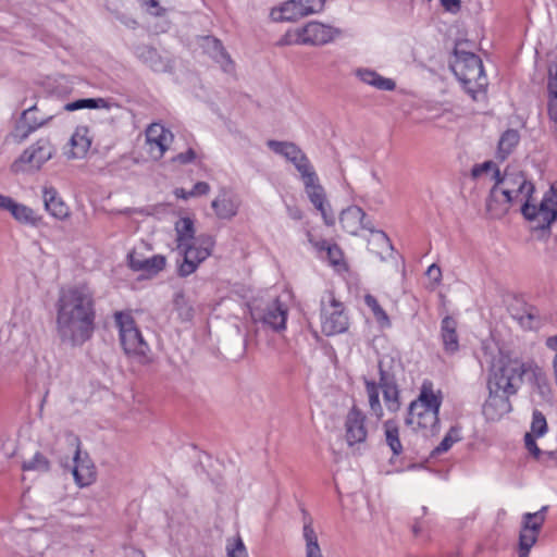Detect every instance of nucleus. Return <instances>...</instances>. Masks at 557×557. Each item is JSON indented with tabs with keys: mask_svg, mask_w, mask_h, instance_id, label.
I'll list each match as a JSON object with an SVG mask.
<instances>
[{
	"mask_svg": "<svg viewBox=\"0 0 557 557\" xmlns=\"http://www.w3.org/2000/svg\"><path fill=\"white\" fill-rule=\"evenodd\" d=\"M528 358L500 350L488 368V396L483 405L487 420H498L512 409L510 398L519 392L527 372Z\"/></svg>",
	"mask_w": 557,
	"mask_h": 557,
	"instance_id": "1",
	"label": "nucleus"
},
{
	"mask_svg": "<svg viewBox=\"0 0 557 557\" xmlns=\"http://www.w3.org/2000/svg\"><path fill=\"white\" fill-rule=\"evenodd\" d=\"M94 293L87 285L62 288L57 301V332L62 343L82 346L95 330Z\"/></svg>",
	"mask_w": 557,
	"mask_h": 557,
	"instance_id": "2",
	"label": "nucleus"
},
{
	"mask_svg": "<svg viewBox=\"0 0 557 557\" xmlns=\"http://www.w3.org/2000/svg\"><path fill=\"white\" fill-rule=\"evenodd\" d=\"M534 186L520 171L506 170L491 189L486 209L492 216L506 213L511 203H524L532 197Z\"/></svg>",
	"mask_w": 557,
	"mask_h": 557,
	"instance_id": "3",
	"label": "nucleus"
},
{
	"mask_svg": "<svg viewBox=\"0 0 557 557\" xmlns=\"http://www.w3.org/2000/svg\"><path fill=\"white\" fill-rule=\"evenodd\" d=\"M175 233L177 249L184 255L178 273L188 276L211 255L215 243L210 235L195 238L194 222L189 218H181L175 223Z\"/></svg>",
	"mask_w": 557,
	"mask_h": 557,
	"instance_id": "4",
	"label": "nucleus"
},
{
	"mask_svg": "<svg viewBox=\"0 0 557 557\" xmlns=\"http://www.w3.org/2000/svg\"><path fill=\"white\" fill-rule=\"evenodd\" d=\"M394 360L391 357H383L379 361L380 383L379 385L372 381H366V391L369 398L371 412L376 418L383 417V408L380 403L379 389L383 392L385 406L392 412L400 408L399 389L395 373L393 371Z\"/></svg>",
	"mask_w": 557,
	"mask_h": 557,
	"instance_id": "5",
	"label": "nucleus"
},
{
	"mask_svg": "<svg viewBox=\"0 0 557 557\" xmlns=\"http://www.w3.org/2000/svg\"><path fill=\"white\" fill-rule=\"evenodd\" d=\"M450 67L469 94L474 95L487 85L482 60L473 52L466 51L461 44L455 47Z\"/></svg>",
	"mask_w": 557,
	"mask_h": 557,
	"instance_id": "6",
	"label": "nucleus"
},
{
	"mask_svg": "<svg viewBox=\"0 0 557 557\" xmlns=\"http://www.w3.org/2000/svg\"><path fill=\"white\" fill-rule=\"evenodd\" d=\"M114 321L125 355L140 364L150 363L152 361L151 349L144 339L133 315L129 312L117 311L114 313Z\"/></svg>",
	"mask_w": 557,
	"mask_h": 557,
	"instance_id": "7",
	"label": "nucleus"
},
{
	"mask_svg": "<svg viewBox=\"0 0 557 557\" xmlns=\"http://www.w3.org/2000/svg\"><path fill=\"white\" fill-rule=\"evenodd\" d=\"M441 397L434 393L431 382H424L419 397L408 409L406 424L412 429L432 430L438 423Z\"/></svg>",
	"mask_w": 557,
	"mask_h": 557,
	"instance_id": "8",
	"label": "nucleus"
},
{
	"mask_svg": "<svg viewBox=\"0 0 557 557\" xmlns=\"http://www.w3.org/2000/svg\"><path fill=\"white\" fill-rule=\"evenodd\" d=\"M521 212L527 220L533 223L534 228H549L557 219L556 186L552 185L550 189L544 195L540 206L532 205L529 200L522 205Z\"/></svg>",
	"mask_w": 557,
	"mask_h": 557,
	"instance_id": "9",
	"label": "nucleus"
},
{
	"mask_svg": "<svg viewBox=\"0 0 557 557\" xmlns=\"http://www.w3.org/2000/svg\"><path fill=\"white\" fill-rule=\"evenodd\" d=\"M321 329L326 336L344 333L348 329L344 305L332 293L321 300Z\"/></svg>",
	"mask_w": 557,
	"mask_h": 557,
	"instance_id": "10",
	"label": "nucleus"
},
{
	"mask_svg": "<svg viewBox=\"0 0 557 557\" xmlns=\"http://www.w3.org/2000/svg\"><path fill=\"white\" fill-rule=\"evenodd\" d=\"M548 506H543L536 512H525L521 518L518 542V557H529L531 548L537 542L546 520Z\"/></svg>",
	"mask_w": 557,
	"mask_h": 557,
	"instance_id": "11",
	"label": "nucleus"
},
{
	"mask_svg": "<svg viewBox=\"0 0 557 557\" xmlns=\"http://www.w3.org/2000/svg\"><path fill=\"white\" fill-rule=\"evenodd\" d=\"M341 32L332 26L319 22H310L305 27L287 33L282 39L283 44L325 45L332 41Z\"/></svg>",
	"mask_w": 557,
	"mask_h": 557,
	"instance_id": "12",
	"label": "nucleus"
},
{
	"mask_svg": "<svg viewBox=\"0 0 557 557\" xmlns=\"http://www.w3.org/2000/svg\"><path fill=\"white\" fill-rule=\"evenodd\" d=\"M54 149L48 138H40L23 151L13 163L14 172L37 171L53 156Z\"/></svg>",
	"mask_w": 557,
	"mask_h": 557,
	"instance_id": "13",
	"label": "nucleus"
},
{
	"mask_svg": "<svg viewBox=\"0 0 557 557\" xmlns=\"http://www.w3.org/2000/svg\"><path fill=\"white\" fill-rule=\"evenodd\" d=\"M324 8V0H288L271 10L274 22H295L307 15L318 13Z\"/></svg>",
	"mask_w": 557,
	"mask_h": 557,
	"instance_id": "14",
	"label": "nucleus"
},
{
	"mask_svg": "<svg viewBox=\"0 0 557 557\" xmlns=\"http://www.w3.org/2000/svg\"><path fill=\"white\" fill-rule=\"evenodd\" d=\"M250 313L253 321L261 322L276 332L286 329L287 308L278 299H274L264 307L255 306Z\"/></svg>",
	"mask_w": 557,
	"mask_h": 557,
	"instance_id": "15",
	"label": "nucleus"
},
{
	"mask_svg": "<svg viewBox=\"0 0 557 557\" xmlns=\"http://www.w3.org/2000/svg\"><path fill=\"white\" fill-rule=\"evenodd\" d=\"M148 153L153 160H160L174 140L173 133L160 123L150 124L146 132Z\"/></svg>",
	"mask_w": 557,
	"mask_h": 557,
	"instance_id": "16",
	"label": "nucleus"
},
{
	"mask_svg": "<svg viewBox=\"0 0 557 557\" xmlns=\"http://www.w3.org/2000/svg\"><path fill=\"white\" fill-rule=\"evenodd\" d=\"M51 119L52 115H38L37 104H30L22 112L12 136L17 143H22L28 138L32 133L46 125Z\"/></svg>",
	"mask_w": 557,
	"mask_h": 557,
	"instance_id": "17",
	"label": "nucleus"
},
{
	"mask_svg": "<svg viewBox=\"0 0 557 557\" xmlns=\"http://www.w3.org/2000/svg\"><path fill=\"white\" fill-rule=\"evenodd\" d=\"M0 211L9 212L16 222L24 225L37 227L42 222V216L34 209L2 194H0Z\"/></svg>",
	"mask_w": 557,
	"mask_h": 557,
	"instance_id": "18",
	"label": "nucleus"
},
{
	"mask_svg": "<svg viewBox=\"0 0 557 557\" xmlns=\"http://www.w3.org/2000/svg\"><path fill=\"white\" fill-rule=\"evenodd\" d=\"M74 455V468L72 470L75 483L79 487H86L92 484L97 478V471L94 461L87 453H83L79 448V441Z\"/></svg>",
	"mask_w": 557,
	"mask_h": 557,
	"instance_id": "19",
	"label": "nucleus"
},
{
	"mask_svg": "<svg viewBox=\"0 0 557 557\" xmlns=\"http://www.w3.org/2000/svg\"><path fill=\"white\" fill-rule=\"evenodd\" d=\"M367 435L366 416L357 407H352L345 419V440L348 446L363 443Z\"/></svg>",
	"mask_w": 557,
	"mask_h": 557,
	"instance_id": "20",
	"label": "nucleus"
},
{
	"mask_svg": "<svg viewBox=\"0 0 557 557\" xmlns=\"http://www.w3.org/2000/svg\"><path fill=\"white\" fill-rule=\"evenodd\" d=\"M128 265L133 271L144 272L148 275H156L162 271L166 264V259L162 255L145 257L137 248H134L127 256Z\"/></svg>",
	"mask_w": 557,
	"mask_h": 557,
	"instance_id": "21",
	"label": "nucleus"
},
{
	"mask_svg": "<svg viewBox=\"0 0 557 557\" xmlns=\"http://www.w3.org/2000/svg\"><path fill=\"white\" fill-rule=\"evenodd\" d=\"M305 191L314 206V208L321 213L326 225H334L335 216L331 210V207L326 200V193L324 187L320 184L319 178L304 185Z\"/></svg>",
	"mask_w": 557,
	"mask_h": 557,
	"instance_id": "22",
	"label": "nucleus"
},
{
	"mask_svg": "<svg viewBox=\"0 0 557 557\" xmlns=\"http://www.w3.org/2000/svg\"><path fill=\"white\" fill-rule=\"evenodd\" d=\"M201 48L206 54L220 65L223 72L232 74L235 71L233 60L218 38L211 36L203 37L201 39Z\"/></svg>",
	"mask_w": 557,
	"mask_h": 557,
	"instance_id": "23",
	"label": "nucleus"
},
{
	"mask_svg": "<svg viewBox=\"0 0 557 557\" xmlns=\"http://www.w3.org/2000/svg\"><path fill=\"white\" fill-rule=\"evenodd\" d=\"M339 222L348 234L357 235L360 230L372 231V224L367 220L364 211L358 206L344 209L339 215Z\"/></svg>",
	"mask_w": 557,
	"mask_h": 557,
	"instance_id": "24",
	"label": "nucleus"
},
{
	"mask_svg": "<svg viewBox=\"0 0 557 557\" xmlns=\"http://www.w3.org/2000/svg\"><path fill=\"white\" fill-rule=\"evenodd\" d=\"M134 53L136 58L154 72H166L172 67L171 60L162 55L154 47L149 45H138Z\"/></svg>",
	"mask_w": 557,
	"mask_h": 557,
	"instance_id": "25",
	"label": "nucleus"
},
{
	"mask_svg": "<svg viewBox=\"0 0 557 557\" xmlns=\"http://www.w3.org/2000/svg\"><path fill=\"white\" fill-rule=\"evenodd\" d=\"M91 146V138L87 126H77L72 134L67 146L64 149V154L67 159H82L89 151Z\"/></svg>",
	"mask_w": 557,
	"mask_h": 557,
	"instance_id": "26",
	"label": "nucleus"
},
{
	"mask_svg": "<svg viewBox=\"0 0 557 557\" xmlns=\"http://www.w3.org/2000/svg\"><path fill=\"white\" fill-rule=\"evenodd\" d=\"M42 200L46 211L54 219L63 221L70 216L69 206L54 187L45 186L42 188Z\"/></svg>",
	"mask_w": 557,
	"mask_h": 557,
	"instance_id": "27",
	"label": "nucleus"
},
{
	"mask_svg": "<svg viewBox=\"0 0 557 557\" xmlns=\"http://www.w3.org/2000/svg\"><path fill=\"white\" fill-rule=\"evenodd\" d=\"M355 75L362 83L370 85L379 90L392 91L396 88V83L392 78L383 77L371 69L359 67L355 71Z\"/></svg>",
	"mask_w": 557,
	"mask_h": 557,
	"instance_id": "28",
	"label": "nucleus"
},
{
	"mask_svg": "<svg viewBox=\"0 0 557 557\" xmlns=\"http://www.w3.org/2000/svg\"><path fill=\"white\" fill-rule=\"evenodd\" d=\"M525 376L534 391L545 396L549 392L547 376L543 369L532 359H528Z\"/></svg>",
	"mask_w": 557,
	"mask_h": 557,
	"instance_id": "29",
	"label": "nucleus"
},
{
	"mask_svg": "<svg viewBox=\"0 0 557 557\" xmlns=\"http://www.w3.org/2000/svg\"><path fill=\"white\" fill-rule=\"evenodd\" d=\"M457 321L451 317H445L442 320L441 331L444 349L446 352L454 354L459 349V341L456 332Z\"/></svg>",
	"mask_w": 557,
	"mask_h": 557,
	"instance_id": "30",
	"label": "nucleus"
},
{
	"mask_svg": "<svg viewBox=\"0 0 557 557\" xmlns=\"http://www.w3.org/2000/svg\"><path fill=\"white\" fill-rule=\"evenodd\" d=\"M306 557H324L319 544L318 534L313 529L311 518L305 520L302 527Z\"/></svg>",
	"mask_w": 557,
	"mask_h": 557,
	"instance_id": "31",
	"label": "nucleus"
},
{
	"mask_svg": "<svg viewBox=\"0 0 557 557\" xmlns=\"http://www.w3.org/2000/svg\"><path fill=\"white\" fill-rule=\"evenodd\" d=\"M370 232L372 233V237L369 240L370 250L381 259L391 255L393 247L387 235L382 231H374L373 228Z\"/></svg>",
	"mask_w": 557,
	"mask_h": 557,
	"instance_id": "32",
	"label": "nucleus"
},
{
	"mask_svg": "<svg viewBox=\"0 0 557 557\" xmlns=\"http://www.w3.org/2000/svg\"><path fill=\"white\" fill-rule=\"evenodd\" d=\"M112 107H117V104H115L104 98H88V99H78L76 101L69 102L64 106V110H66V111H76V110H81V109L110 110Z\"/></svg>",
	"mask_w": 557,
	"mask_h": 557,
	"instance_id": "33",
	"label": "nucleus"
},
{
	"mask_svg": "<svg viewBox=\"0 0 557 557\" xmlns=\"http://www.w3.org/2000/svg\"><path fill=\"white\" fill-rule=\"evenodd\" d=\"M520 135L517 129H507L499 138L497 158L505 160L519 144Z\"/></svg>",
	"mask_w": 557,
	"mask_h": 557,
	"instance_id": "34",
	"label": "nucleus"
},
{
	"mask_svg": "<svg viewBox=\"0 0 557 557\" xmlns=\"http://www.w3.org/2000/svg\"><path fill=\"white\" fill-rule=\"evenodd\" d=\"M211 207L220 219H232L238 211V203L225 196L215 198Z\"/></svg>",
	"mask_w": 557,
	"mask_h": 557,
	"instance_id": "35",
	"label": "nucleus"
},
{
	"mask_svg": "<svg viewBox=\"0 0 557 557\" xmlns=\"http://www.w3.org/2000/svg\"><path fill=\"white\" fill-rule=\"evenodd\" d=\"M267 146L275 153L283 156L289 162L295 159L298 153L302 150L294 143L290 141H278V140H268Z\"/></svg>",
	"mask_w": 557,
	"mask_h": 557,
	"instance_id": "36",
	"label": "nucleus"
},
{
	"mask_svg": "<svg viewBox=\"0 0 557 557\" xmlns=\"http://www.w3.org/2000/svg\"><path fill=\"white\" fill-rule=\"evenodd\" d=\"M384 431L386 443L393 454L396 456L400 455L403 451V445L400 443L399 429L397 424L394 421L388 420L384 423Z\"/></svg>",
	"mask_w": 557,
	"mask_h": 557,
	"instance_id": "37",
	"label": "nucleus"
},
{
	"mask_svg": "<svg viewBox=\"0 0 557 557\" xmlns=\"http://www.w3.org/2000/svg\"><path fill=\"white\" fill-rule=\"evenodd\" d=\"M364 302L366 305L371 309L376 322L382 326V327H388L391 326V321H389V318L387 315V313L385 312V310L380 306L379 301L376 300V298L370 294H367L364 296Z\"/></svg>",
	"mask_w": 557,
	"mask_h": 557,
	"instance_id": "38",
	"label": "nucleus"
},
{
	"mask_svg": "<svg viewBox=\"0 0 557 557\" xmlns=\"http://www.w3.org/2000/svg\"><path fill=\"white\" fill-rule=\"evenodd\" d=\"M460 440V430L458 428H450L442 442L433 449L432 455L437 456L448 451L450 447Z\"/></svg>",
	"mask_w": 557,
	"mask_h": 557,
	"instance_id": "39",
	"label": "nucleus"
},
{
	"mask_svg": "<svg viewBox=\"0 0 557 557\" xmlns=\"http://www.w3.org/2000/svg\"><path fill=\"white\" fill-rule=\"evenodd\" d=\"M49 460L40 453H36L32 459L23 462V470L25 471L35 470L46 472L49 470Z\"/></svg>",
	"mask_w": 557,
	"mask_h": 557,
	"instance_id": "40",
	"label": "nucleus"
},
{
	"mask_svg": "<svg viewBox=\"0 0 557 557\" xmlns=\"http://www.w3.org/2000/svg\"><path fill=\"white\" fill-rule=\"evenodd\" d=\"M547 429L544 414L540 410H534L531 422V434L541 437L547 432Z\"/></svg>",
	"mask_w": 557,
	"mask_h": 557,
	"instance_id": "41",
	"label": "nucleus"
},
{
	"mask_svg": "<svg viewBox=\"0 0 557 557\" xmlns=\"http://www.w3.org/2000/svg\"><path fill=\"white\" fill-rule=\"evenodd\" d=\"M227 557H248L245 544L240 536L227 541Z\"/></svg>",
	"mask_w": 557,
	"mask_h": 557,
	"instance_id": "42",
	"label": "nucleus"
},
{
	"mask_svg": "<svg viewBox=\"0 0 557 557\" xmlns=\"http://www.w3.org/2000/svg\"><path fill=\"white\" fill-rule=\"evenodd\" d=\"M174 306L178 311L180 315L184 320H190L194 314L191 306L187 304V300L183 293H177L174 298Z\"/></svg>",
	"mask_w": 557,
	"mask_h": 557,
	"instance_id": "43",
	"label": "nucleus"
},
{
	"mask_svg": "<svg viewBox=\"0 0 557 557\" xmlns=\"http://www.w3.org/2000/svg\"><path fill=\"white\" fill-rule=\"evenodd\" d=\"M296 170L299 172L304 185L319 178L309 159L299 164Z\"/></svg>",
	"mask_w": 557,
	"mask_h": 557,
	"instance_id": "44",
	"label": "nucleus"
},
{
	"mask_svg": "<svg viewBox=\"0 0 557 557\" xmlns=\"http://www.w3.org/2000/svg\"><path fill=\"white\" fill-rule=\"evenodd\" d=\"M547 89L549 98L553 96H557V66L553 64L548 66Z\"/></svg>",
	"mask_w": 557,
	"mask_h": 557,
	"instance_id": "45",
	"label": "nucleus"
},
{
	"mask_svg": "<svg viewBox=\"0 0 557 557\" xmlns=\"http://www.w3.org/2000/svg\"><path fill=\"white\" fill-rule=\"evenodd\" d=\"M326 256L330 262L334 265L339 264L343 260V252L336 244H331L326 247Z\"/></svg>",
	"mask_w": 557,
	"mask_h": 557,
	"instance_id": "46",
	"label": "nucleus"
},
{
	"mask_svg": "<svg viewBox=\"0 0 557 557\" xmlns=\"http://www.w3.org/2000/svg\"><path fill=\"white\" fill-rule=\"evenodd\" d=\"M197 154L196 151L193 148H189L185 152H181L173 157L172 162L180 163V164H188L196 160Z\"/></svg>",
	"mask_w": 557,
	"mask_h": 557,
	"instance_id": "47",
	"label": "nucleus"
},
{
	"mask_svg": "<svg viewBox=\"0 0 557 557\" xmlns=\"http://www.w3.org/2000/svg\"><path fill=\"white\" fill-rule=\"evenodd\" d=\"M535 435H532L531 433H527L524 436V444L525 448L530 451V454L535 458H540L542 455V449L539 448V446L535 443L534 440Z\"/></svg>",
	"mask_w": 557,
	"mask_h": 557,
	"instance_id": "48",
	"label": "nucleus"
},
{
	"mask_svg": "<svg viewBox=\"0 0 557 557\" xmlns=\"http://www.w3.org/2000/svg\"><path fill=\"white\" fill-rule=\"evenodd\" d=\"M546 346H547V348H549L556 352L553 358V370H554L555 382L557 385V335L548 337L546 339Z\"/></svg>",
	"mask_w": 557,
	"mask_h": 557,
	"instance_id": "49",
	"label": "nucleus"
},
{
	"mask_svg": "<svg viewBox=\"0 0 557 557\" xmlns=\"http://www.w3.org/2000/svg\"><path fill=\"white\" fill-rule=\"evenodd\" d=\"M210 191V186L206 182H198L194 185L193 189L189 190V195L193 197H198L202 195H207Z\"/></svg>",
	"mask_w": 557,
	"mask_h": 557,
	"instance_id": "50",
	"label": "nucleus"
},
{
	"mask_svg": "<svg viewBox=\"0 0 557 557\" xmlns=\"http://www.w3.org/2000/svg\"><path fill=\"white\" fill-rule=\"evenodd\" d=\"M441 4L444 7L446 11L451 13H457L461 8L460 0H441Z\"/></svg>",
	"mask_w": 557,
	"mask_h": 557,
	"instance_id": "51",
	"label": "nucleus"
},
{
	"mask_svg": "<svg viewBox=\"0 0 557 557\" xmlns=\"http://www.w3.org/2000/svg\"><path fill=\"white\" fill-rule=\"evenodd\" d=\"M536 460L545 466H555L554 450H543L541 457Z\"/></svg>",
	"mask_w": 557,
	"mask_h": 557,
	"instance_id": "52",
	"label": "nucleus"
},
{
	"mask_svg": "<svg viewBox=\"0 0 557 557\" xmlns=\"http://www.w3.org/2000/svg\"><path fill=\"white\" fill-rule=\"evenodd\" d=\"M141 1L149 9H156V11H150L151 14H153L156 16H161L164 14V9L160 8L158 0H141Z\"/></svg>",
	"mask_w": 557,
	"mask_h": 557,
	"instance_id": "53",
	"label": "nucleus"
},
{
	"mask_svg": "<svg viewBox=\"0 0 557 557\" xmlns=\"http://www.w3.org/2000/svg\"><path fill=\"white\" fill-rule=\"evenodd\" d=\"M309 243L319 251V252H326V247L330 246L325 240H314L310 232L307 233Z\"/></svg>",
	"mask_w": 557,
	"mask_h": 557,
	"instance_id": "54",
	"label": "nucleus"
},
{
	"mask_svg": "<svg viewBox=\"0 0 557 557\" xmlns=\"http://www.w3.org/2000/svg\"><path fill=\"white\" fill-rule=\"evenodd\" d=\"M548 115L550 120L557 123V96H553L548 101Z\"/></svg>",
	"mask_w": 557,
	"mask_h": 557,
	"instance_id": "55",
	"label": "nucleus"
},
{
	"mask_svg": "<svg viewBox=\"0 0 557 557\" xmlns=\"http://www.w3.org/2000/svg\"><path fill=\"white\" fill-rule=\"evenodd\" d=\"M426 274L430 278L434 280L435 282H440L442 277V271L438 265L435 263L431 264L426 271Z\"/></svg>",
	"mask_w": 557,
	"mask_h": 557,
	"instance_id": "56",
	"label": "nucleus"
},
{
	"mask_svg": "<svg viewBox=\"0 0 557 557\" xmlns=\"http://www.w3.org/2000/svg\"><path fill=\"white\" fill-rule=\"evenodd\" d=\"M288 215L293 220H301L302 219V211L297 207H287Z\"/></svg>",
	"mask_w": 557,
	"mask_h": 557,
	"instance_id": "57",
	"label": "nucleus"
},
{
	"mask_svg": "<svg viewBox=\"0 0 557 557\" xmlns=\"http://www.w3.org/2000/svg\"><path fill=\"white\" fill-rule=\"evenodd\" d=\"M125 557H145V554L134 547H129L125 549Z\"/></svg>",
	"mask_w": 557,
	"mask_h": 557,
	"instance_id": "58",
	"label": "nucleus"
},
{
	"mask_svg": "<svg viewBox=\"0 0 557 557\" xmlns=\"http://www.w3.org/2000/svg\"><path fill=\"white\" fill-rule=\"evenodd\" d=\"M307 160H308V157L304 153V151H301L290 162L294 164L295 168H297V166H299V164H302Z\"/></svg>",
	"mask_w": 557,
	"mask_h": 557,
	"instance_id": "59",
	"label": "nucleus"
},
{
	"mask_svg": "<svg viewBox=\"0 0 557 557\" xmlns=\"http://www.w3.org/2000/svg\"><path fill=\"white\" fill-rule=\"evenodd\" d=\"M174 194L177 198H181L184 200H187L188 198L193 197V195H189V190L187 191L184 188H176Z\"/></svg>",
	"mask_w": 557,
	"mask_h": 557,
	"instance_id": "60",
	"label": "nucleus"
},
{
	"mask_svg": "<svg viewBox=\"0 0 557 557\" xmlns=\"http://www.w3.org/2000/svg\"><path fill=\"white\" fill-rule=\"evenodd\" d=\"M535 318V315L531 312H528L525 315L521 317L522 324H525L527 326L531 327V321Z\"/></svg>",
	"mask_w": 557,
	"mask_h": 557,
	"instance_id": "61",
	"label": "nucleus"
},
{
	"mask_svg": "<svg viewBox=\"0 0 557 557\" xmlns=\"http://www.w3.org/2000/svg\"><path fill=\"white\" fill-rule=\"evenodd\" d=\"M554 456H555V466L557 467V449L554 450Z\"/></svg>",
	"mask_w": 557,
	"mask_h": 557,
	"instance_id": "62",
	"label": "nucleus"
},
{
	"mask_svg": "<svg viewBox=\"0 0 557 557\" xmlns=\"http://www.w3.org/2000/svg\"><path fill=\"white\" fill-rule=\"evenodd\" d=\"M488 166H490V163H488V162H486V163H484V164H483V169H487Z\"/></svg>",
	"mask_w": 557,
	"mask_h": 557,
	"instance_id": "63",
	"label": "nucleus"
},
{
	"mask_svg": "<svg viewBox=\"0 0 557 557\" xmlns=\"http://www.w3.org/2000/svg\"><path fill=\"white\" fill-rule=\"evenodd\" d=\"M26 104V99H24L22 102H21V106H25Z\"/></svg>",
	"mask_w": 557,
	"mask_h": 557,
	"instance_id": "64",
	"label": "nucleus"
}]
</instances>
